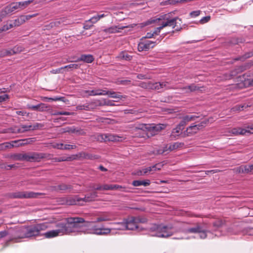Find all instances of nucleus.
<instances>
[{
  "mask_svg": "<svg viewBox=\"0 0 253 253\" xmlns=\"http://www.w3.org/2000/svg\"><path fill=\"white\" fill-rule=\"evenodd\" d=\"M176 230L170 225H165L163 224H153L149 229V234L151 236L159 238H168L172 236L177 231L182 232L186 234L199 233L201 239H205L208 233L211 232L206 230L205 227L199 223H197L191 226L190 223H180Z\"/></svg>",
  "mask_w": 253,
  "mask_h": 253,
  "instance_id": "obj_1",
  "label": "nucleus"
},
{
  "mask_svg": "<svg viewBox=\"0 0 253 253\" xmlns=\"http://www.w3.org/2000/svg\"><path fill=\"white\" fill-rule=\"evenodd\" d=\"M65 220L67 222L69 234L71 233H84L103 235L111 232V229L95 225L93 222L85 221L82 217H67Z\"/></svg>",
  "mask_w": 253,
  "mask_h": 253,
  "instance_id": "obj_2",
  "label": "nucleus"
},
{
  "mask_svg": "<svg viewBox=\"0 0 253 253\" xmlns=\"http://www.w3.org/2000/svg\"><path fill=\"white\" fill-rule=\"evenodd\" d=\"M160 22L162 24L163 27H172L173 28H175V30L176 31H180L182 29L181 19L177 17L171 18L170 13L162 15L158 18L155 17L150 19L143 23V24L144 26H147L153 23Z\"/></svg>",
  "mask_w": 253,
  "mask_h": 253,
  "instance_id": "obj_3",
  "label": "nucleus"
},
{
  "mask_svg": "<svg viewBox=\"0 0 253 253\" xmlns=\"http://www.w3.org/2000/svg\"><path fill=\"white\" fill-rule=\"evenodd\" d=\"M26 226L27 238L42 235L41 232L45 231L48 228L47 223H38Z\"/></svg>",
  "mask_w": 253,
  "mask_h": 253,
  "instance_id": "obj_4",
  "label": "nucleus"
},
{
  "mask_svg": "<svg viewBox=\"0 0 253 253\" xmlns=\"http://www.w3.org/2000/svg\"><path fill=\"white\" fill-rule=\"evenodd\" d=\"M128 127L131 128L132 133L135 137L145 138L146 136H148L149 133L146 132V131H148V128L147 125L146 124H139L137 126L129 125Z\"/></svg>",
  "mask_w": 253,
  "mask_h": 253,
  "instance_id": "obj_5",
  "label": "nucleus"
},
{
  "mask_svg": "<svg viewBox=\"0 0 253 253\" xmlns=\"http://www.w3.org/2000/svg\"><path fill=\"white\" fill-rule=\"evenodd\" d=\"M209 123V120L205 119L197 125H192L188 126L183 132L184 136H189L197 133L199 130L203 129Z\"/></svg>",
  "mask_w": 253,
  "mask_h": 253,
  "instance_id": "obj_6",
  "label": "nucleus"
},
{
  "mask_svg": "<svg viewBox=\"0 0 253 253\" xmlns=\"http://www.w3.org/2000/svg\"><path fill=\"white\" fill-rule=\"evenodd\" d=\"M41 193H36L32 191H16L9 194V197L12 199H31L37 198Z\"/></svg>",
  "mask_w": 253,
  "mask_h": 253,
  "instance_id": "obj_7",
  "label": "nucleus"
},
{
  "mask_svg": "<svg viewBox=\"0 0 253 253\" xmlns=\"http://www.w3.org/2000/svg\"><path fill=\"white\" fill-rule=\"evenodd\" d=\"M28 238L27 234V226H22L15 229L14 233V237L6 241L5 244L8 246L10 242L14 241L17 242V239Z\"/></svg>",
  "mask_w": 253,
  "mask_h": 253,
  "instance_id": "obj_8",
  "label": "nucleus"
},
{
  "mask_svg": "<svg viewBox=\"0 0 253 253\" xmlns=\"http://www.w3.org/2000/svg\"><path fill=\"white\" fill-rule=\"evenodd\" d=\"M33 139L34 138H29L22 140L13 141L11 143L16 144L15 146H20L31 143L34 141ZM14 146H15V145L13 144H11L10 142H5L0 144V149L11 148Z\"/></svg>",
  "mask_w": 253,
  "mask_h": 253,
  "instance_id": "obj_9",
  "label": "nucleus"
},
{
  "mask_svg": "<svg viewBox=\"0 0 253 253\" xmlns=\"http://www.w3.org/2000/svg\"><path fill=\"white\" fill-rule=\"evenodd\" d=\"M49 154L43 153L32 152L26 154V161L30 162H39L41 159L47 158Z\"/></svg>",
  "mask_w": 253,
  "mask_h": 253,
  "instance_id": "obj_10",
  "label": "nucleus"
},
{
  "mask_svg": "<svg viewBox=\"0 0 253 253\" xmlns=\"http://www.w3.org/2000/svg\"><path fill=\"white\" fill-rule=\"evenodd\" d=\"M40 126H41V125L38 123H36L34 125H22L20 126V127L15 126L14 128H11V130L13 133H23L27 131L35 130L37 129Z\"/></svg>",
  "mask_w": 253,
  "mask_h": 253,
  "instance_id": "obj_11",
  "label": "nucleus"
},
{
  "mask_svg": "<svg viewBox=\"0 0 253 253\" xmlns=\"http://www.w3.org/2000/svg\"><path fill=\"white\" fill-rule=\"evenodd\" d=\"M146 87L149 89L155 90H160L164 88L168 89L172 88L169 86V83L168 82L156 83H152L149 82L148 83V85H146Z\"/></svg>",
  "mask_w": 253,
  "mask_h": 253,
  "instance_id": "obj_12",
  "label": "nucleus"
},
{
  "mask_svg": "<svg viewBox=\"0 0 253 253\" xmlns=\"http://www.w3.org/2000/svg\"><path fill=\"white\" fill-rule=\"evenodd\" d=\"M183 145V143L178 142H174L172 144H170L168 148V146H167L162 149H160L155 150L153 151V153L156 155L162 154L168 150H169L170 151H171L178 148L182 147Z\"/></svg>",
  "mask_w": 253,
  "mask_h": 253,
  "instance_id": "obj_13",
  "label": "nucleus"
},
{
  "mask_svg": "<svg viewBox=\"0 0 253 253\" xmlns=\"http://www.w3.org/2000/svg\"><path fill=\"white\" fill-rule=\"evenodd\" d=\"M62 199L63 204H64L68 205H83V203H81V199L78 195L64 197Z\"/></svg>",
  "mask_w": 253,
  "mask_h": 253,
  "instance_id": "obj_14",
  "label": "nucleus"
},
{
  "mask_svg": "<svg viewBox=\"0 0 253 253\" xmlns=\"http://www.w3.org/2000/svg\"><path fill=\"white\" fill-rule=\"evenodd\" d=\"M141 41L138 44V50L139 51H148L155 46V42L149 40H144L141 39Z\"/></svg>",
  "mask_w": 253,
  "mask_h": 253,
  "instance_id": "obj_15",
  "label": "nucleus"
},
{
  "mask_svg": "<svg viewBox=\"0 0 253 253\" xmlns=\"http://www.w3.org/2000/svg\"><path fill=\"white\" fill-rule=\"evenodd\" d=\"M231 133L234 135H245L246 133H253V124L249 125L247 127V129L241 127L233 128L230 131Z\"/></svg>",
  "mask_w": 253,
  "mask_h": 253,
  "instance_id": "obj_16",
  "label": "nucleus"
},
{
  "mask_svg": "<svg viewBox=\"0 0 253 253\" xmlns=\"http://www.w3.org/2000/svg\"><path fill=\"white\" fill-rule=\"evenodd\" d=\"M126 99L125 96H123L120 93L112 91V106H119Z\"/></svg>",
  "mask_w": 253,
  "mask_h": 253,
  "instance_id": "obj_17",
  "label": "nucleus"
},
{
  "mask_svg": "<svg viewBox=\"0 0 253 253\" xmlns=\"http://www.w3.org/2000/svg\"><path fill=\"white\" fill-rule=\"evenodd\" d=\"M166 126V125L162 124L147 126L148 131L151 135H153L161 130L165 129Z\"/></svg>",
  "mask_w": 253,
  "mask_h": 253,
  "instance_id": "obj_18",
  "label": "nucleus"
},
{
  "mask_svg": "<svg viewBox=\"0 0 253 253\" xmlns=\"http://www.w3.org/2000/svg\"><path fill=\"white\" fill-rule=\"evenodd\" d=\"M56 229L60 235L68 234V227L67 221L59 222L56 224Z\"/></svg>",
  "mask_w": 253,
  "mask_h": 253,
  "instance_id": "obj_19",
  "label": "nucleus"
},
{
  "mask_svg": "<svg viewBox=\"0 0 253 253\" xmlns=\"http://www.w3.org/2000/svg\"><path fill=\"white\" fill-rule=\"evenodd\" d=\"M125 229L133 230L139 228V226L137 224L134 217H129L125 222Z\"/></svg>",
  "mask_w": 253,
  "mask_h": 253,
  "instance_id": "obj_20",
  "label": "nucleus"
},
{
  "mask_svg": "<svg viewBox=\"0 0 253 253\" xmlns=\"http://www.w3.org/2000/svg\"><path fill=\"white\" fill-rule=\"evenodd\" d=\"M104 14H97L91 18L84 24V28L85 30L90 29L93 26V24L97 22L100 18L104 17Z\"/></svg>",
  "mask_w": 253,
  "mask_h": 253,
  "instance_id": "obj_21",
  "label": "nucleus"
},
{
  "mask_svg": "<svg viewBox=\"0 0 253 253\" xmlns=\"http://www.w3.org/2000/svg\"><path fill=\"white\" fill-rule=\"evenodd\" d=\"M19 9L17 2H12L9 5L6 6L3 10H2V15L6 16V15L11 13L16 10Z\"/></svg>",
  "mask_w": 253,
  "mask_h": 253,
  "instance_id": "obj_22",
  "label": "nucleus"
},
{
  "mask_svg": "<svg viewBox=\"0 0 253 253\" xmlns=\"http://www.w3.org/2000/svg\"><path fill=\"white\" fill-rule=\"evenodd\" d=\"M27 108L34 111L43 112L46 110L48 108V106L45 103H41L36 105L27 104Z\"/></svg>",
  "mask_w": 253,
  "mask_h": 253,
  "instance_id": "obj_23",
  "label": "nucleus"
},
{
  "mask_svg": "<svg viewBox=\"0 0 253 253\" xmlns=\"http://www.w3.org/2000/svg\"><path fill=\"white\" fill-rule=\"evenodd\" d=\"M97 197V193L96 191H93L91 193L85 195L84 198H81V203H87L94 201Z\"/></svg>",
  "mask_w": 253,
  "mask_h": 253,
  "instance_id": "obj_24",
  "label": "nucleus"
},
{
  "mask_svg": "<svg viewBox=\"0 0 253 253\" xmlns=\"http://www.w3.org/2000/svg\"><path fill=\"white\" fill-rule=\"evenodd\" d=\"M125 222H112V234L114 231L125 230Z\"/></svg>",
  "mask_w": 253,
  "mask_h": 253,
  "instance_id": "obj_25",
  "label": "nucleus"
},
{
  "mask_svg": "<svg viewBox=\"0 0 253 253\" xmlns=\"http://www.w3.org/2000/svg\"><path fill=\"white\" fill-rule=\"evenodd\" d=\"M94 60L93 56L91 54H82L76 61H84L85 63H90Z\"/></svg>",
  "mask_w": 253,
  "mask_h": 253,
  "instance_id": "obj_26",
  "label": "nucleus"
},
{
  "mask_svg": "<svg viewBox=\"0 0 253 253\" xmlns=\"http://www.w3.org/2000/svg\"><path fill=\"white\" fill-rule=\"evenodd\" d=\"M23 50V48L21 46H15L13 48L10 49H5L4 52L5 53L6 56H10L12 55L21 52Z\"/></svg>",
  "mask_w": 253,
  "mask_h": 253,
  "instance_id": "obj_27",
  "label": "nucleus"
},
{
  "mask_svg": "<svg viewBox=\"0 0 253 253\" xmlns=\"http://www.w3.org/2000/svg\"><path fill=\"white\" fill-rule=\"evenodd\" d=\"M111 135L109 134H96L95 138L96 140L100 142H107L110 141Z\"/></svg>",
  "mask_w": 253,
  "mask_h": 253,
  "instance_id": "obj_28",
  "label": "nucleus"
},
{
  "mask_svg": "<svg viewBox=\"0 0 253 253\" xmlns=\"http://www.w3.org/2000/svg\"><path fill=\"white\" fill-rule=\"evenodd\" d=\"M199 89V87L196 85L195 84H192L189 85L185 86L181 88L182 91L184 93H190Z\"/></svg>",
  "mask_w": 253,
  "mask_h": 253,
  "instance_id": "obj_29",
  "label": "nucleus"
},
{
  "mask_svg": "<svg viewBox=\"0 0 253 253\" xmlns=\"http://www.w3.org/2000/svg\"><path fill=\"white\" fill-rule=\"evenodd\" d=\"M150 184V181L149 179L145 180H134L132 181V185L134 186H147Z\"/></svg>",
  "mask_w": 253,
  "mask_h": 253,
  "instance_id": "obj_30",
  "label": "nucleus"
},
{
  "mask_svg": "<svg viewBox=\"0 0 253 253\" xmlns=\"http://www.w3.org/2000/svg\"><path fill=\"white\" fill-rule=\"evenodd\" d=\"M54 189L55 191H65L67 190H71L72 189V187L71 185L66 184L64 183H61L56 186L54 187Z\"/></svg>",
  "mask_w": 253,
  "mask_h": 253,
  "instance_id": "obj_31",
  "label": "nucleus"
},
{
  "mask_svg": "<svg viewBox=\"0 0 253 253\" xmlns=\"http://www.w3.org/2000/svg\"><path fill=\"white\" fill-rule=\"evenodd\" d=\"M92 187L95 190L99 191L109 190L110 189H111V185L108 184L94 185Z\"/></svg>",
  "mask_w": 253,
  "mask_h": 253,
  "instance_id": "obj_32",
  "label": "nucleus"
},
{
  "mask_svg": "<svg viewBox=\"0 0 253 253\" xmlns=\"http://www.w3.org/2000/svg\"><path fill=\"white\" fill-rule=\"evenodd\" d=\"M117 190L121 192H129L130 188L125 186H122L117 184H112V190Z\"/></svg>",
  "mask_w": 253,
  "mask_h": 253,
  "instance_id": "obj_33",
  "label": "nucleus"
},
{
  "mask_svg": "<svg viewBox=\"0 0 253 253\" xmlns=\"http://www.w3.org/2000/svg\"><path fill=\"white\" fill-rule=\"evenodd\" d=\"M46 238H52L59 236L58 232L56 230H52L42 234Z\"/></svg>",
  "mask_w": 253,
  "mask_h": 253,
  "instance_id": "obj_34",
  "label": "nucleus"
},
{
  "mask_svg": "<svg viewBox=\"0 0 253 253\" xmlns=\"http://www.w3.org/2000/svg\"><path fill=\"white\" fill-rule=\"evenodd\" d=\"M89 95H102L108 94V91L101 89H94L88 91Z\"/></svg>",
  "mask_w": 253,
  "mask_h": 253,
  "instance_id": "obj_35",
  "label": "nucleus"
},
{
  "mask_svg": "<svg viewBox=\"0 0 253 253\" xmlns=\"http://www.w3.org/2000/svg\"><path fill=\"white\" fill-rule=\"evenodd\" d=\"M26 154H15L11 155L10 158L16 161H26Z\"/></svg>",
  "mask_w": 253,
  "mask_h": 253,
  "instance_id": "obj_36",
  "label": "nucleus"
},
{
  "mask_svg": "<svg viewBox=\"0 0 253 253\" xmlns=\"http://www.w3.org/2000/svg\"><path fill=\"white\" fill-rule=\"evenodd\" d=\"M133 27L130 25L122 26L119 25L117 26H112V33L120 32L121 30H123L125 28H132Z\"/></svg>",
  "mask_w": 253,
  "mask_h": 253,
  "instance_id": "obj_37",
  "label": "nucleus"
},
{
  "mask_svg": "<svg viewBox=\"0 0 253 253\" xmlns=\"http://www.w3.org/2000/svg\"><path fill=\"white\" fill-rule=\"evenodd\" d=\"M118 57L121 59H124L126 61H129L132 59V56L129 55L126 51H122L121 52Z\"/></svg>",
  "mask_w": 253,
  "mask_h": 253,
  "instance_id": "obj_38",
  "label": "nucleus"
},
{
  "mask_svg": "<svg viewBox=\"0 0 253 253\" xmlns=\"http://www.w3.org/2000/svg\"><path fill=\"white\" fill-rule=\"evenodd\" d=\"M183 129V128L180 127L178 125L176 126L175 128H173L171 132V136L173 137H176L177 136H179L181 133V131Z\"/></svg>",
  "mask_w": 253,
  "mask_h": 253,
  "instance_id": "obj_39",
  "label": "nucleus"
},
{
  "mask_svg": "<svg viewBox=\"0 0 253 253\" xmlns=\"http://www.w3.org/2000/svg\"><path fill=\"white\" fill-rule=\"evenodd\" d=\"M34 0H28L24 1L17 2L19 9H23L26 8L29 4L32 3Z\"/></svg>",
  "mask_w": 253,
  "mask_h": 253,
  "instance_id": "obj_40",
  "label": "nucleus"
},
{
  "mask_svg": "<svg viewBox=\"0 0 253 253\" xmlns=\"http://www.w3.org/2000/svg\"><path fill=\"white\" fill-rule=\"evenodd\" d=\"M199 117V116L196 115H190L184 116L182 118H183L184 120L185 121V122L187 123L189 122L196 120V119Z\"/></svg>",
  "mask_w": 253,
  "mask_h": 253,
  "instance_id": "obj_41",
  "label": "nucleus"
},
{
  "mask_svg": "<svg viewBox=\"0 0 253 253\" xmlns=\"http://www.w3.org/2000/svg\"><path fill=\"white\" fill-rule=\"evenodd\" d=\"M253 56V52H248L245 54L243 56H239L234 59V60L238 61H244L245 59L250 58Z\"/></svg>",
  "mask_w": 253,
  "mask_h": 253,
  "instance_id": "obj_42",
  "label": "nucleus"
},
{
  "mask_svg": "<svg viewBox=\"0 0 253 253\" xmlns=\"http://www.w3.org/2000/svg\"><path fill=\"white\" fill-rule=\"evenodd\" d=\"M70 133L77 134L78 135H83L84 132L83 129L76 127L74 126H71V130H70Z\"/></svg>",
  "mask_w": 253,
  "mask_h": 253,
  "instance_id": "obj_43",
  "label": "nucleus"
},
{
  "mask_svg": "<svg viewBox=\"0 0 253 253\" xmlns=\"http://www.w3.org/2000/svg\"><path fill=\"white\" fill-rule=\"evenodd\" d=\"M14 22V26L17 27L19 26L20 25L23 24L24 23H25L24 19L23 17V15H21L17 19H15L13 21Z\"/></svg>",
  "mask_w": 253,
  "mask_h": 253,
  "instance_id": "obj_44",
  "label": "nucleus"
},
{
  "mask_svg": "<svg viewBox=\"0 0 253 253\" xmlns=\"http://www.w3.org/2000/svg\"><path fill=\"white\" fill-rule=\"evenodd\" d=\"M91 109L90 105L88 103L84 105H78L76 106L77 110H86L89 111Z\"/></svg>",
  "mask_w": 253,
  "mask_h": 253,
  "instance_id": "obj_45",
  "label": "nucleus"
},
{
  "mask_svg": "<svg viewBox=\"0 0 253 253\" xmlns=\"http://www.w3.org/2000/svg\"><path fill=\"white\" fill-rule=\"evenodd\" d=\"M224 222L221 219H218L213 222V227L214 230H216L220 227H221Z\"/></svg>",
  "mask_w": 253,
  "mask_h": 253,
  "instance_id": "obj_46",
  "label": "nucleus"
},
{
  "mask_svg": "<svg viewBox=\"0 0 253 253\" xmlns=\"http://www.w3.org/2000/svg\"><path fill=\"white\" fill-rule=\"evenodd\" d=\"M75 158H73V157H68L66 158H64L63 157H59V158H54L53 160V162H60L63 161H69L74 160Z\"/></svg>",
  "mask_w": 253,
  "mask_h": 253,
  "instance_id": "obj_47",
  "label": "nucleus"
},
{
  "mask_svg": "<svg viewBox=\"0 0 253 253\" xmlns=\"http://www.w3.org/2000/svg\"><path fill=\"white\" fill-rule=\"evenodd\" d=\"M60 24L61 22L60 21H55L51 22L49 24L46 25L45 27L46 29H49L54 27H58Z\"/></svg>",
  "mask_w": 253,
  "mask_h": 253,
  "instance_id": "obj_48",
  "label": "nucleus"
},
{
  "mask_svg": "<svg viewBox=\"0 0 253 253\" xmlns=\"http://www.w3.org/2000/svg\"><path fill=\"white\" fill-rule=\"evenodd\" d=\"M151 171V168L150 167L142 169V170H139L137 171L136 174L138 175H142L145 174H146L148 172H150Z\"/></svg>",
  "mask_w": 253,
  "mask_h": 253,
  "instance_id": "obj_49",
  "label": "nucleus"
},
{
  "mask_svg": "<svg viewBox=\"0 0 253 253\" xmlns=\"http://www.w3.org/2000/svg\"><path fill=\"white\" fill-rule=\"evenodd\" d=\"M142 113V110H134V109H127L125 110V114H132L134 115H138L139 113Z\"/></svg>",
  "mask_w": 253,
  "mask_h": 253,
  "instance_id": "obj_50",
  "label": "nucleus"
},
{
  "mask_svg": "<svg viewBox=\"0 0 253 253\" xmlns=\"http://www.w3.org/2000/svg\"><path fill=\"white\" fill-rule=\"evenodd\" d=\"M79 65L76 64H70L64 67H62L63 70L66 69L67 71H69L72 70V69H78L79 68Z\"/></svg>",
  "mask_w": 253,
  "mask_h": 253,
  "instance_id": "obj_51",
  "label": "nucleus"
},
{
  "mask_svg": "<svg viewBox=\"0 0 253 253\" xmlns=\"http://www.w3.org/2000/svg\"><path fill=\"white\" fill-rule=\"evenodd\" d=\"M158 25H160L161 26L159 27H157V28H156L154 30V31L153 32V33L154 34V36H156V35H158L160 33V31L163 28H164V27H163V25L161 23V22H157L156 23Z\"/></svg>",
  "mask_w": 253,
  "mask_h": 253,
  "instance_id": "obj_52",
  "label": "nucleus"
},
{
  "mask_svg": "<svg viewBox=\"0 0 253 253\" xmlns=\"http://www.w3.org/2000/svg\"><path fill=\"white\" fill-rule=\"evenodd\" d=\"M134 218L137 224L139 223H145L147 222V219L145 217L137 216V217H134Z\"/></svg>",
  "mask_w": 253,
  "mask_h": 253,
  "instance_id": "obj_53",
  "label": "nucleus"
},
{
  "mask_svg": "<svg viewBox=\"0 0 253 253\" xmlns=\"http://www.w3.org/2000/svg\"><path fill=\"white\" fill-rule=\"evenodd\" d=\"M116 83L118 84L127 85L130 84L131 81L128 80H119Z\"/></svg>",
  "mask_w": 253,
  "mask_h": 253,
  "instance_id": "obj_54",
  "label": "nucleus"
},
{
  "mask_svg": "<svg viewBox=\"0 0 253 253\" xmlns=\"http://www.w3.org/2000/svg\"><path fill=\"white\" fill-rule=\"evenodd\" d=\"M162 166L160 164H157L155 165L150 167L151 171H156V170H160Z\"/></svg>",
  "mask_w": 253,
  "mask_h": 253,
  "instance_id": "obj_55",
  "label": "nucleus"
},
{
  "mask_svg": "<svg viewBox=\"0 0 253 253\" xmlns=\"http://www.w3.org/2000/svg\"><path fill=\"white\" fill-rule=\"evenodd\" d=\"M61 100V98H58V97L51 98V97H44L42 99L43 101H47V102H49L50 101H57V100Z\"/></svg>",
  "mask_w": 253,
  "mask_h": 253,
  "instance_id": "obj_56",
  "label": "nucleus"
},
{
  "mask_svg": "<svg viewBox=\"0 0 253 253\" xmlns=\"http://www.w3.org/2000/svg\"><path fill=\"white\" fill-rule=\"evenodd\" d=\"M71 113L66 111H56L54 115H70Z\"/></svg>",
  "mask_w": 253,
  "mask_h": 253,
  "instance_id": "obj_57",
  "label": "nucleus"
},
{
  "mask_svg": "<svg viewBox=\"0 0 253 253\" xmlns=\"http://www.w3.org/2000/svg\"><path fill=\"white\" fill-rule=\"evenodd\" d=\"M65 146V144H64V143H56L54 145V147L55 148H57L58 149L65 150L64 149Z\"/></svg>",
  "mask_w": 253,
  "mask_h": 253,
  "instance_id": "obj_58",
  "label": "nucleus"
},
{
  "mask_svg": "<svg viewBox=\"0 0 253 253\" xmlns=\"http://www.w3.org/2000/svg\"><path fill=\"white\" fill-rule=\"evenodd\" d=\"M38 15V13L33 14L32 15H23V17L24 19L25 22L30 19L31 18L34 17Z\"/></svg>",
  "mask_w": 253,
  "mask_h": 253,
  "instance_id": "obj_59",
  "label": "nucleus"
},
{
  "mask_svg": "<svg viewBox=\"0 0 253 253\" xmlns=\"http://www.w3.org/2000/svg\"><path fill=\"white\" fill-rule=\"evenodd\" d=\"M123 139V138L122 137H120L118 136L112 135V139L111 141H121Z\"/></svg>",
  "mask_w": 253,
  "mask_h": 253,
  "instance_id": "obj_60",
  "label": "nucleus"
},
{
  "mask_svg": "<svg viewBox=\"0 0 253 253\" xmlns=\"http://www.w3.org/2000/svg\"><path fill=\"white\" fill-rule=\"evenodd\" d=\"M200 10L193 11L190 13V15L191 17H196L200 15Z\"/></svg>",
  "mask_w": 253,
  "mask_h": 253,
  "instance_id": "obj_61",
  "label": "nucleus"
},
{
  "mask_svg": "<svg viewBox=\"0 0 253 253\" xmlns=\"http://www.w3.org/2000/svg\"><path fill=\"white\" fill-rule=\"evenodd\" d=\"M210 16H205L200 20V22L201 24H204L208 22L210 20Z\"/></svg>",
  "mask_w": 253,
  "mask_h": 253,
  "instance_id": "obj_62",
  "label": "nucleus"
},
{
  "mask_svg": "<svg viewBox=\"0 0 253 253\" xmlns=\"http://www.w3.org/2000/svg\"><path fill=\"white\" fill-rule=\"evenodd\" d=\"M63 68H62V67H61V68H58V69H53L50 72L52 74H58V73H63Z\"/></svg>",
  "mask_w": 253,
  "mask_h": 253,
  "instance_id": "obj_63",
  "label": "nucleus"
},
{
  "mask_svg": "<svg viewBox=\"0 0 253 253\" xmlns=\"http://www.w3.org/2000/svg\"><path fill=\"white\" fill-rule=\"evenodd\" d=\"M9 97L8 94H4L0 96V103L5 101L6 100L9 99Z\"/></svg>",
  "mask_w": 253,
  "mask_h": 253,
  "instance_id": "obj_64",
  "label": "nucleus"
}]
</instances>
